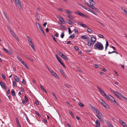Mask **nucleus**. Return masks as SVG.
I'll list each match as a JSON object with an SVG mask.
<instances>
[{
    "label": "nucleus",
    "instance_id": "obj_49",
    "mask_svg": "<svg viewBox=\"0 0 127 127\" xmlns=\"http://www.w3.org/2000/svg\"><path fill=\"white\" fill-rule=\"evenodd\" d=\"M78 104L81 107H83L84 106L83 104L81 103H79Z\"/></svg>",
    "mask_w": 127,
    "mask_h": 127
},
{
    "label": "nucleus",
    "instance_id": "obj_13",
    "mask_svg": "<svg viewBox=\"0 0 127 127\" xmlns=\"http://www.w3.org/2000/svg\"><path fill=\"white\" fill-rule=\"evenodd\" d=\"M95 116L96 117H97L99 119V120L101 122L104 123L103 120L102 118H101L99 116L96 114L95 115Z\"/></svg>",
    "mask_w": 127,
    "mask_h": 127
},
{
    "label": "nucleus",
    "instance_id": "obj_23",
    "mask_svg": "<svg viewBox=\"0 0 127 127\" xmlns=\"http://www.w3.org/2000/svg\"><path fill=\"white\" fill-rule=\"evenodd\" d=\"M94 5H90L89 7L96 11L97 10V9L94 6Z\"/></svg>",
    "mask_w": 127,
    "mask_h": 127
},
{
    "label": "nucleus",
    "instance_id": "obj_41",
    "mask_svg": "<svg viewBox=\"0 0 127 127\" xmlns=\"http://www.w3.org/2000/svg\"><path fill=\"white\" fill-rule=\"evenodd\" d=\"M35 113L38 116V117H40L41 116L40 115L37 111H35Z\"/></svg>",
    "mask_w": 127,
    "mask_h": 127
},
{
    "label": "nucleus",
    "instance_id": "obj_54",
    "mask_svg": "<svg viewBox=\"0 0 127 127\" xmlns=\"http://www.w3.org/2000/svg\"><path fill=\"white\" fill-rule=\"evenodd\" d=\"M13 85L14 86H16V83L15 81H14L13 82Z\"/></svg>",
    "mask_w": 127,
    "mask_h": 127
},
{
    "label": "nucleus",
    "instance_id": "obj_55",
    "mask_svg": "<svg viewBox=\"0 0 127 127\" xmlns=\"http://www.w3.org/2000/svg\"><path fill=\"white\" fill-rule=\"evenodd\" d=\"M2 78H3L4 80H5L6 79V78L5 76L3 74H2Z\"/></svg>",
    "mask_w": 127,
    "mask_h": 127
},
{
    "label": "nucleus",
    "instance_id": "obj_10",
    "mask_svg": "<svg viewBox=\"0 0 127 127\" xmlns=\"http://www.w3.org/2000/svg\"><path fill=\"white\" fill-rule=\"evenodd\" d=\"M78 24L79 25L82 26V27H86V28H87L88 27V26H87L85 24H83L82 23H78Z\"/></svg>",
    "mask_w": 127,
    "mask_h": 127
},
{
    "label": "nucleus",
    "instance_id": "obj_3",
    "mask_svg": "<svg viewBox=\"0 0 127 127\" xmlns=\"http://www.w3.org/2000/svg\"><path fill=\"white\" fill-rule=\"evenodd\" d=\"M108 96L109 98L112 101L114 102V103L116 105H118V103L116 102L115 99L112 96L110 95H108Z\"/></svg>",
    "mask_w": 127,
    "mask_h": 127
},
{
    "label": "nucleus",
    "instance_id": "obj_43",
    "mask_svg": "<svg viewBox=\"0 0 127 127\" xmlns=\"http://www.w3.org/2000/svg\"><path fill=\"white\" fill-rule=\"evenodd\" d=\"M66 16L68 18H69L71 19H72L73 18V17L70 15H66Z\"/></svg>",
    "mask_w": 127,
    "mask_h": 127
},
{
    "label": "nucleus",
    "instance_id": "obj_8",
    "mask_svg": "<svg viewBox=\"0 0 127 127\" xmlns=\"http://www.w3.org/2000/svg\"><path fill=\"white\" fill-rule=\"evenodd\" d=\"M119 121L120 123L124 127H127V125L123 121L121 120H119Z\"/></svg>",
    "mask_w": 127,
    "mask_h": 127
},
{
    "label": "nucleus",
    "instance_id": "obj_39",
    "mask_svg": "<svg viewBox=\"0 0 127 127\" xmlns=\"http://www.w3.org/2000/svg\"><path fill=\"white\" fill-rule=\"evenodd\" d=\"M87 31L91 33L93 32L92 30L90 28H88L87 30Z\"/></svg>",
    "mask_w": 127,
    "mask_h": 127
},
{
    "label": "nucleus",
    "instance_id": "obj_44",
    "mask_svg": "<svg viewBox=\"0 0 127 127\" xmlns=\"http://www.w3.org/2000/svg\"><path fill=\"white\" fill-rule=\"evenodd\" d=\"M80 6H82V7H83L85 9H87V8L85 6L81 4Z\"/></svg>",
    "mask_w": 127,
    "mask_h": 127
},
{
    "label": "nucleus",
    "instance_id": "obj_26",
    "mask_svg": "<svg viewBox=\"0 0 127 127\" xmlns=\"http://www.w3.org/2000/svg\"><path fill=\"white\" fill-rule=\"evenodd\" d=\"M15 79L16 81L17 82H19V78L17 76H15Z\"/></svg>",
    "mask_w": 127,
    "mask_h": 127
},
{
    "label": "nucleus",
    "instance_id": "obj_2",
    "mask_svg": "<svg viewBox=\"0 0 127 127\" xmlns=\"http://www.w3.org/2000/svg\"><path fill=\"white\" fill-rule=\"evenodd\" d=\"M88 41V45L89 46H91L93 45L96 41V38L94 36L92 37L91 39V41L89 40H87Z\"/></svg>",
    "mask_w": 127,
    "mask_h": 127
},
{
    "label": "nucleus",
    "instance_id": "obj_61",
    "mask_svg": "<svg viewBox=\"0 0 127 127\" xmlns=\"http://www.w3.org/2000/svg\"><path fill=\"white\" fill-rule=\"evenodd\" d=\"M58 53L60 56L63 54L62 53L59 51L58 52Z\"/></svg>",
    "mask_w": 127,
    "mask_h": 127
},
{
    "label": "nucleus",
    "instance_id": "obj_36",
    "mask_svg": "<svg viewBox=\"0 0 127 127\" xmlns=\"http://www.w3.org/2000/svg\"><path fill=\"white\" fill-rule=\"evenodd\" d=\"M46 68L48 70V71L50 72L51 73L53 71L52 69H51L50 68H49L48 66H46Z\"/></svg>",
    "mask_w": 127,
    "mask_h": 127
},
{
    "label": "nucleus",
    "instance_id": "obj_48",
    "mask_svg": "<svg viewBox=\"0 0 127 127\" xmlns=\"http://www.w3.org/2000/svg\"><path fill=\"white\" fill-rule=\"evenodd\" d=\"M22 83L24 84H26V82L24 79H23Z\"/></svg>",
    "mask_w": 127,
    "mask_h": 127
},
{
    "label": "nucleus",
    "instance_id": "obj_34",
    "mask_svg": "<svg viewBox=\"0 0 127 127\" xmlns=\"http://www.w3.org/2000/svg\"><path fill=\"white\" fill-rule=\"evenodd\" d=\"M69 113L73 117H74L75 116L73 114L72 112L71 111L69 110Z\"/></svg>",
    "mask_w": 127,
    "mask_h": 127
},
{
    "label": "nucleus",
    "instance_id": "obj_17",
    "mask_svg": "<svg viewBox=\"0 0 127 127\" xmlns=\"http://www.w3.org/2000/svg\"><path fill=\"white\" fill-rule=\"evenodd\" d=\"M35 24L36 25V26L38 28H39L40 30L42 28L40 25L39 23L37 22H35Z\"/></svg>",
    "mask_w": 127,
    "mask_h": 127
},
{
    "label": "nucleus",
    "instance_id": "obj_63",
    "mask_svg": "<svg viewBox=\"0 0 127 127\" xmlns=\"http://www.w3.org/2000/svg\"><path fill=\"white\" fill-rule=\"evenodd\" d=\"M85 3L86 5H87L89 7L90 5L88 2H85Z\"/></svg>",
    "mask_w": 127,
    "mask_h": 127
},
{
    "label": "nucleus",
    "instance_id": "obj_31",
    "mask_svg": "<svg viewBox=\"0 0 127 127\" xmlns=\"http://www.w3.org/2000/svg\"><path fill=\"white\" fill-rule=\"evenodd\" d=\"M117 93L120 95L122 97L125 98L126 99V98H127L126 97H125L124 95H122L121 93H120L117 92Z\"/></svg>",
    "mask_w": 127,
    "mask_h": 127
},
{
    "label": "nucleus",
    "instance_id": "obj_58",
    "mask_svg": "<svg viewBox=\"0 0 127 127\" xmlns=\"http://www.w3.org/2000/svg\"><path fill=\"white\" fill-rule=\"evenodd\" d=\"M66 103L69 106H72V105L71 104H70V103L68 102L67 101H66Z\"/></svg>",
    "mask_w": 127,
    "mask_h": 127
},
{
    "label": "nucleus",
    "instance_id": "obj_12",
    "mask_svg": "<svg viewBox=\"0 0 127 127\" xmlns=\"http://www.w3.org/2000/svg\"><path fill=\"white\" fill-rule=\"evenodd\" d=\"M81 38L82 39H86L89 40V37L86 35H84L81 36Z\"/></svg>",
    "mask_w": 127,
    "mask_h": 127
},
{
    "label": "nucleus",
    "instance_id": "obj_42",
    "mask_svg": "<svg viewBox=\"0 0 127 127\" xmlns=\"http://www.w3.org/2000/svg\"><path fill=\"white\" fill-rule=\"evenodd\" d=\"M74 34H73L69 36V38H73L74 37Z\"/></svg>",
    "mask_w": 127,
    "mask_h": 127
},
{
    "label": "nucleus",
    "instance_id": "obj_62",
    "mask_svg": "<svg viewBox=\"0 0 127 127\" xmlns=\"http://www.w3.org/2000/svg\"><path fill=\"white\" fill-rule=\"evenodd\" d=\"M97 88H98V89L99 90V91H100L102 89H101V88L99 86H97Z\"/></svg>",
    "mask_w": 127,
    "mask_h": 127
},
{
    "label": "nucleus",
    "instance_id": "obj_51",
    "mask_svg": "<svg viewBox=\"0 0 127 127\" xmlns=\"http://www.w3.org/2000/svg\"><path fill=\"white\" fill-rule=\"evenodd\" d=\"M64 86L66 87L69 88H70V86L68 84H66L64 85Z\"/></svg>",
    "mask_w": 127,
    "mask_h": 127
},
{
    "label": "nucleus",
    "instance_id": "obj_18",
    "mask_svg": "<svg viewBox=\"0 0 127 127\" xmlns=\"http://www.w3.org/2000/svg\"><path fill=\"white\" fill-rule=\"evenodd\" d=\"M22 63L24 66L27 69H29V68L27 64L26 63L23 61L22 62Z\"/></svg>",
    "mask_w": 127,
    "mask_h": 127
},
{
    "label": "nucleus",
    "instance_id": "obj_27",
    "mask_svg": "<svg viewBox=\"0 0 127 127\" xmlns=\"http://www.w3.org/2000/svg\"><path fill=\"white\" fill-rule=\"evenodd\" d=\"M62 65L63 67H65V66L64 65L63 63L62 62L61 60H59L58 61Z\"/></svg>",
    "mask_w": 127,
    "mask_h": 127
},
{
    "label": "nucleus",
    "instance_id": "obj_19",
    "mask_svg": "<svg viewBox=\"0 0 127 127\" xmlns=\"http://www.w3.org/2000/svg\"><path fill=\"white\" fill-rule=\"evenodd\" d=\"M60 56H61L62 58L65 60H68V58H67L63 54H62Z\"/></svg>",
    "mask_w": 127,
    "mask_h": 127
},
{
    "label": "nucleus",
    "instance_id": "obj_28",
    "mask_svg": "<svg viewBox=\"0 0 127 127\" xmlns=\"http://www.w3.org/2000/svg\"><path fill=\"white\" fill-rule=\"evenodd\" d=\"M40 86L41 89L44 92L46 93V91L44 87L41 85H40Z\"/></svg>",
    "mask_w": 127,
    "mask_h": 127
},
{
    "label": "nucleus",
    "instance_id": "obj_15",
    "mask_svg": "<svg viewBox=\"0 0 127 127\" xmlns=\"http://www.w3.org/2000/svg\"><path fill=\"white\" fill-rule=\"evenodd\" d=\"M87 10H88V11H90V12H92L93 14H94L96 15V13L95 12L93 11L92 10L90 9V8H87Z\"/></svg>",
    "mask_w": 127,
    "mask_h": 127
},
{
    "label": "nucleus",
    "instance_id": "obj_25",
    "mask_svg": "<svg viewBox=\"0 0 127 127\" xmlns=\"http://www.w3.org/2000/svg\"><path fill=\"white\" fill-rule=\"evenodd\" d=\"M95 124L98 127H100V123L99 121L97 120L95 122Z\"/></svg>",
    "mask_w": 127,
    "mask_h": 127
},
{
    "label": "nucleus",
    "instance_id": "obj_7",
    "mask_svg": "<svg viewBox=\"0 0 127 127\" xmlns=\"http://www.w3.org/2000/svg\"><path fill=\"white\" fill-rule=\"evenodd\" d=\"M12 35L15 38V39L18 41H19V40L17 36L16 35L15 32H13L11 33Z\"/></svg>",
    "mask_w": 127,
    "mask_h": 127
},
{
    "label": "nucleus",
    "instance_id": "obj_30",
    "mask_svg": "<svg viewBox=\"0 0 127 127\" xmlns=\"http://www.w3.org/2000/svg\"><path fill=\"white\" fill-rule=\"evenodd\" d=\"M11 93L12 95L13 96H15V93L14 92V89H12L11 90Z\"/></svg>",
    "mask_w": 127,
    "mask_h": 127
},
{
    "label": "nucleus",
    "instance_id": "obj_14",
    "mask_svg": "<svg viewBox=\"0 0 127 127\" xmlns=\"http://www.w3.org/2000/svg\"><path fill=\"white\" fill-rule=\"evenodd\" d=\"M51 74L54 76L58 78H59V77L53 71L51 73Z\"/></svg>",
    "mask_w": 127,
    "mask_h": 127
},
{
    "label": "nucleus",
    "instance_id": "obj_4",
    "mask_svg": "<svg viewBox=\"0 0 127 127\" xmlns=\"http://www.w3.org/2000/svg\"><path fill=\"white\" fill-rule=\"evenodd\" d=\"M15 2L17 5L19 9H21L22 8V6L19 0H15Z\"/></svg>",
    "mask_w": 127,
    "mask_h": 127
},
{
    "label": "nucleus",
    "instance_id": "obj_57",
    "mask_svg": "<svg viewBox=\"0 0 127 127\" xmlns=\"http://www.w3.org/2000/svg\"><path fill=\"white\" fill-rule=\"evenodd\" d=\"M68 24L70 25H72V22L69 20L68 21Z\"/></svg>",
    "mask_w": 127,
    "mask_h": 127
},
{
    "label": "nucleus",
    "instance_id": "obj_53",
    "mask_svg": "<svg viewBox=\"0 0 127 127\" xmlns=\"http://www.w3.org/2000/svg\"><path fill=\"white\" fill-rule=\"evenodd\" d=\"M74 31L75 32L76 34H78V30L77 29H75L74 30Z\"/></svg>",
    "mask_w": 127,
    "mask_h": 127
},
{
    "label": "nucleus",
    "instance_id": "obj_35",
    "mask_svg": "<svg viewBox=\"0 0 127 127\" xmlns=\"http://www.w3.org/2000/svg\"><path fill=\"white\" fill-rule=\"evenodd\" d=\"M17 58L18 59V60L20 61L21 63H22V62H23V61L22 60V59L19 57L18 56H17Z\"/></svg>",
    "mask_w": 127,
    "mask_h": 127
},
{
    "label": "nucleus",
    "instance_id": "obj_59",
    "mask_svg": "<svg viewBox=\"0 0 127 127\" xmlns=\"http://www.w3.org/2000/svg\"><path fill=\"white\" fill-rule=\"evenodd\" d=\"M35 104L37 105H38L39 104L38 101L37 100H36L35 101Z\"/></svg>",
    "mask_w": 127,
    "mask_h": 127
},
{
    "label": "nucleus",
    "instance_id": "obj_16",
    "mask_svg": "<svg viewBox=\"0 0 127 127\" xmlns=\"http://www.w3.org/2000/svg\"><path fill=\"white\" fill-rule=\"evenodd\" d=\"M65 12L66 13H67L70 15H72L73 14V13L71 11L68 10H65Z\"/></svg>",
    "mask_w": 127,
    "mask_h": 127
},
{
    "label": "nucleus",
    "instance_id": "obj_33",
    "mask_svg": "<svg viewBox=\"0 0 127 127\" xmlns=\"http://www.w3.org/2000/svg\"><path fill=\"white\" fill-rule=\"evenodd\" d=\"M60 71L61 73L62 74V75L64 76L65 75L64 73V71H63V70L62 69H60Z\"/></svg>",
    "mask_w": 127,
    "mask_h": 127
},
{
    "label": "nucleus",
    "instance_id": "obj_32",
    "mask_svg": "<svg viewBox=\"0 0 127 127\" xmlns=\"http://www.w3.org/2000/svg\"><path fill=\"white\" fill-rule=\"evenodd\" d=\"M99 101L103 105H104L105 102L104 101L101 99L99 100Z\"/></svg>",
    "mask_w": 127,
    "mask_h": 127
},
{
    "label": "nucleus",
    "instance_id": "obj_9",
    "mask_svg": "<svg viewBox=\"0 0 127 127\" xmlns=\"http://www.w3.org/2000/svg\"><path fill=\"white\" fill-rule=\"evenodd\" d=\"M0 85L2 88L3 89H5L6 87L5 86L4 84V83L2 82H0Z\"/></svg>",
    "mask_w": 127,
    "mask_h": 127
},
{
    "label": "nucleus",
    "instance_id": "obj_50",
    "mask_svg": "<svg viewBox=\"0 0 127 127\" xmlns=\"http://www.w3.org/2000/svg\"><path fill=\"white\" fill-rule=\"evenodd\" d=\"M95 111L99 115H100V113L99 111L97 109Z\"/></svg>",
    "mask_w": 127,
    "mask_h": 127
},
{
    "label": "nucleus",
    "instance_id": "obj_29",
    "mask_svg": "<svg viewBox=\"0 0 127 127\" xmlns=\"http://www.w3.org/2000/svg\"><path fill=\"white\" fill-rule=\"evenodd\" d=\"M107 123L109 127H113L112 125L110 122H107Z\"/></svg>",
    "mask_w": 127,
    "mask_h": 127
},
{
    "label": "nucleus",
    "instance_id": "obj_20",
    "mask_svg": "<svg viewBox=\"0 0 127 127\" xmlns=\"http://www.w3.org/2000/svg\"><path fill=\"white\" fill-rule=\"evenodd\" d=\"M27 38H28V41L29 42V43L32 42V40L30 36H29L27 35Z\"/></svg>",
    "mask_w": 127,
    "mask_h": 127
},
{
    "label": "nucleus",
    "instance_id": "obj_37",
    "mask_svg": "<svg viewBox=\"0 0 127 127\" xmlns=\"http://www.w3.org/2000/svg\"><path fill=\"white\" fill-rule=\"evenodd\" d=\"M46 68L48 70V71L50 72L51 73L53 71L52 69H51L50 68H49L48 66H46Z\"/></svg>",
    "mask_w": 127,
    "mask_h": 127
},
{
    "label": "nucleus",
    "instance_id": "obj_64",
    "mask_svg": "<svg viewBox=\"0 0 127 127\" xmlns=\"http://www.w3.org/2000/svg\"><path fill=\"white\" fill-rule=\"evenodd\" d=\"M75 49L76 50H78L79 49L77 46H75Z\"/></svg>",
    "mask_w": 127,
    "mask_h": 127
},
{
    "label": "nucleus",
    "instance_id": "obj_6",
    "mask_svg": "<svg viewBox=\"0 0 127 127\" xmlns=\"http://www.w3.org/2000/svg\"><path fill=\"white\" fill-rule=\"evenodd\" d=\"M57 17L58 18H59V20L61 21V23H62V22H64V24L65 23V22L63 18L60 15H57Z\"/></svg>",
    "mask_w": 127,
    "mask_h": 127
},
{
    "label": "nucleus",
    "instance_id": "obj_5",
    "mask_svg": "<svg viewBox=\"0 0 127 127\" xmlns=\"http://www.w3.org/2000/svg\"><path fill=\"white\" fill-rule=\"evenodd\" d=\"M75 13L77 14H78L79 15L81 16L82 17H88V16L84 14L81 12H79L78 11H76L75 12Z\"/></svg>",
    "mask_w": 127,
    "mask_h": 127
},
{
    "label": "nucleus",
    "instance_id": "obj_11",
    "mask_svg": "<svg viewBox=\"0 0 127 127\" xmlns=\"http://www.w3.org/2000/svg\"><path fill=\"white\" fill-rule=\"evenodd\" d=\"M29 44L30 45L31 47L33 49V50L34 51H36V50L34 46V45L33 44V42H32L29 43Z\"/></svg>",
    "mask_w": 127,
    "mask_h": 127
},
{
    "label": "nucleus",
    "instance_id": "obj_47",
    "mask_svg": "<svg viewBox=\"0 0 127 127\" xmlns=\"http://www.w3.org/2000/svg\"><path fill=\"white\" fill-rule=\"evenodd\" d=\"M103 95L104 97L106 99H107V100L109 99L108 97H107V96L106 95L105 93Z\"/></svg>",
    "mask_w": 127,
    "mask_h": 127
},
{
    "label": "nucleus",
    "instance_id": "obj_38",
    "mask_svg": "<svg viewBox=\"0 0 127 127\" xmlns=\"http://www.w3.org/2000/svg\"><path fill=\"white\" fill-rule=\"evenodd\" d=\"M114 94H115V95L117 96V97L118 98H119L121 100H122L121 98L117 94H116V93H114Z\"/></svg>",
    "mask_w": 127,
    "mask_h": 127
},
{
    "label": "nucleus",
    "instance_id": "obj_46",
    "mask_svg": "<svg viewBox=\"0 0 127 127\" xmlns=\"http://www.w3.org/2000/svg\"><path fill=\"white\" fill-rule=\"evenodd\" d=\"M3 14H4V16H5V18L7 20H8V17H7V16H6V15L5 14V13L4 12H3Z\"/></svg>",
    "mask_w": 127,
    "mask_h": 127
},
{
    "label": "nucleus",
    "instance_id": "obj_45",
    "mask_svg": "<svg viewBox=\"0 0 127 127\" xmlns=\"http://www.w3.org/2000/svg\"><path fill=\"white\" fill-rule=\"evenodd\" d=\"M17 124L18 127H21V126L19 124L18 120H17Z\"/></svg>",
    "mask_w": 127,
    "mask_h": 127
},
{
    "label": "nucleus",
    "instance_id": "obj_56",
    "mask_svg": "<svg viewBox=\"0 0 127 127\" xmlns=\"http://www.w3.org/2000/svg\"><path fill=\"white\" fill-rule=\"evenodd\" d=\"M64 36V33H62L61 35V38H63Z\"/></svg>",
    "mask_w": 127,
    "mask_h": 127
},
{
    "label": "nucleus",
    "instance_id": "obj_40",
    "mask_svg": "<svg viewBox=\"0 0 127 127\" xmlns=\"http://www.w3.org/2000/svg\"><path fill=\"white\" fill-rule=\"evenodd\" d=\"M99 92L102 95L105 93L102 89Z\"/></svg>",
    "mask_w": 127,
    "mask_h": 127
},
{
    "label": "nucleus",
    "instance_id": "obj_21",
    "mask_svg": "<svg viewBox=\"0 0 127 127\" xmlns=\"http://www.w3.org/2000/svg\"><path fill=\"white\" fill-rule=\"evenodd\" d=\"M3 49L4 51L7 53L8 54H11V52L8 50L7 49L4 48H3Z\"/></svg>",
    "mask_w": 127,
    "mask_h": 127
},
{
    "label": "nucleus",
    "instance_id": "obj_60",
    "mask_svg": "<svg viewBox=\"0 0 127 127\" xmlns=\"http://www.w3.org/2000/svg\"><path fill=\"white\" fill-rule=\"evenodd\" d=\"M8 30L10 31V32L11 33L13 32L12 31V30L10 27H9Z\"/></svg>",
    "mask_w": 127,
    "mask_h": 127
},
{
    "label": "nucleus",
    "instance_id": "obj_24",
    "mask_svg": "<svg viewBox=\"0 0 127 127\" xmlns=\"http://www.w3.org/2000/svg\"><path fill=\"white\" fill-rule=\"evenodd\" d=\"M90 106L92 109L94 111H95L97 109L92 106L91 104H90Z\"/></svg>",
    "mask_w": 127,
    "mask_h": 127
},
{
    "label": "nucleus",
    "instance_id": "obj_22",
    "mask_svg": "<svg viewBox=\"0 0 127 127\" xmlns=\"http://www.w3.org/2000/svg\"><path fill=\"white\" fill-rule=\"evenodd\" d=\"M89 2L91 5H94L95 4V2L93 0H89Z\"/></svg>",
    "mask_w": 127,
    "mask_h": 127
},
{
    "label": "nucleus",
    "instance_id": "obj_1",
    "mask_svg": "<svg viewBox=\"0 0 127 127\" xmlns=\"http://www.w3.org/2000/svg\"><path fill=\"white\" fill-rule=\"evenodd\" d=\"M94 48L95 49H98L99 50H102L104 48L103 44L101 42H97L94 45Z\"/></svg>",
    "mask_w": 127,
    "mask_h": 127
},
{
    "label": "nucleus",
    "instance_id": "obj_52",
    "mask_svg": "<svg viewBox=\"0 0 127 127\" xmlns=\"http://www.w3.org/2000/svg\"><path fill=\"white\" fill-rule=\"evenodd\" d=\"M40 31H41L42 33L45 36H46V35L43 31V30L42 29L40 30Z\"/></svg>",
    "mask_w": 127,
    "mask_h": 127
}]
</instances>
